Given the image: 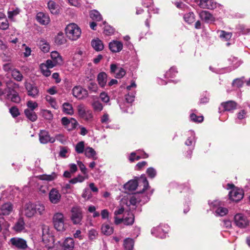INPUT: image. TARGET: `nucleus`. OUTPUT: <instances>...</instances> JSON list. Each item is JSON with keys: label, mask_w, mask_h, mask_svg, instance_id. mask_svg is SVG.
Returning a JSON list of instances; mask_svg holds the SVG:
<instances>
[{"label": "nucleus", "mask_w": 250, "mask_h": 250, "mask_svg": "<svg viewBox=\"0 0 250 250\" xmlns=\"http://www.w3.org/2000/svg\"><path fill=\"white\" fill-rule=\"evenodd\" d=\"M108 47L112 53H118L123 49V44L120 41L113 40L109 43Z\"/></svg>", "instance_id": "nucleus-14"}, {"label": "nucleus", "mask_w": 250, "mask_h": 250, "mask_svg": "<svg viewBox=\"0 0 250 250\" xmlns=\"http://www.w3.org/2000/svg\"><path fill=\"white\" fill-rule=\"evenodd\" d=\"M7 88L8 91H12V92L16 91L15 89L18 88L19 87V84L16 83L11 81H8L7 83Z\"/></svg>", "instance_id": "nucleus-47"}, {"label": "nucleus", "mask_w": 250, "mask_h": 250, "mask_svg": "<svg viewBox=\"0 0 250 250\" xmlns=\"http://www.w3.org/2000/svg\"><path fill=\"white\" fill-rule=\"evenodd\" d=\"M41 228L42 232V240L44 243H47L52 237V235L49 231V228L47 225L42 224L41 226Z\"/></svg>", "instance_id": "nucleus-16"}, {"label": "nucleus", "mask_w": 250, "mask_h": 250, "mask_svg": "<svg viewBox=\"0 0 250 250\" xmlns=\"http://www.w3.org/2000/svg\"><path fill=\"white\" fill-rule=\"evenodd\" d=\"M232 37L231 32H222L219 37L223 41H228L231 39Z\"/></svg>", "instance_id": "nucleus-48"}, {"label": "nucleus", "mask_w": 250, "mask_h": 250, "mask_svg": "<svg viewBox=\"0 0 250 250\" xmlns=\"http://www.w3.org/2000/svg\"><path fill=\"white\" fill-rule=\"evenodd\" d=\"M84 153L85 156L88 158H92L94 160H96L97 159V157H96V152L92 147H86Z\"/></svg>", "instance_id": "nucleus-28"}, {"label": "nucleus", "mask_w": 250, "mask_h": 250, "mask_svg": "<svg viewBox=\"0 0 250 250\" xmlns=\"http://www.w3.org/2000/svg\"><path fill=\"white\" fill-rule=\"evenodd\" d=\"M184 19L186 22L191 24L195 21V15L192 12H189L184 15Z\"/></svg>", "instance_id": "nucleus-35"}, {"label": "nucleus", "mask_w": 250, "mask_h": 250, "mask_svg": "<svg viewBox=\"0 0 250 250\" xmlns=\"http://www.w3.org/2000/svg\"><path fill=\"white\" fill-rule=\"evenodd\" d=\"M82 197L86 200H89L92 197V194L89 189L85 188L83 192Z\"/></svg>", "instance_id": "nucleus-60"}, {"label": "nucleus", "mask_w": 250, "mask_h": 250, "mask_svg": "<svg viewBox=\"0 0 250 250\" xmlns=\"http://www.w3.org/2000/svg\"><path fill=\"white\" fill-rule=\"evenodd\" d=\"M47 7L52 14L57 15L60 13L59 5L53 0H49L48 2Z\"/></svg>", "instance_id": "nucleus-20"}, {"label": "nucleus", "mask_w": 250, "mask_h": 250, "mask_svg": "<svg viewBox=\"0 0 250 250\" xmlns=\"http://www.w3.org/2000/svg\"><path fill=\"white\" fill-rule=\"evenodd\" d=\"M190 118L191 121L194 122L201 123L203 121V116H198L194 113L190 114Z\"/></svg>", "instance_id": "nucleus-54"}, {"label": "nucleus", "mask_w": 250, "mask_h": 250, "mask_svg": "<svg viewBox=\"0 0 250 250\" xmlns=\"http://www.w3.org/2000/svg\"><path fill=\"white\" fill-rule=\"evenodd\" d=\"M77 110L78 115L80 118L86 121H89L93 118L92 114L88 111H86L83 105H79L77 107Z\"/></svg>", "instance_id": "nucleus-12"}, {"label": "nucleus", "mask_w": 250, "mask_h": 250, "mask_svg": "<svg viewBox=\"0 0 250 250\" xmlns=\"http://www.w3.org/2000/svg\"><path fill=\"white\" fill-rule=\"evenodd\" d=\"M6 98L8 99H10L12 102L16 103H19L21 101V98L18 93L16 91H7Z\"/></svg>", "instance_id": "nucleus-25"}, {"label": "nucleus", "mask_w": 250, "mask_h": 250, "mask_svg": "<svg viewBox=\"0 0 250 250\" xmlns=\"http://www.w3.org/2000/svg\"><path fill=\"white\" fill-rule=\"evenodd\" d=\"M84 179L85 178L83 176L79 174L77 177L73 179H71L69 181V183L72 184H75L78 182L82 183L84 180Z\"/></svg>", "instance_id": "nucleus-52"}, {"label": "nucleus", "mask_w": 250, "mask_h": 250, "mask_svg": "<svg viewBox=\"0 0 250 250\" xmlns=\"http://www.w3.org/2000/svg\"><path fill=\"white\" fill-rule=\"evenodd\" d=\"M50 56L51 59L58 64L60 65L62 63V57L57 51H53L51 52Z\"/></svg>", "instance_id": "nucleus-29"}, {"label": "nucleus", "mask_w": 250, "mask_h": 250, "mask_svg": "<svg viewBox=\"0 0 250 250\" xmlns=\"http://www.w3.org/2000/svg\"><path fill=\"white\" fill-rule=\"evenodd\" d=\"M39 45L40 46V48L41 50L44 53H47L50 50V45L44 39L41 40L40 41Z\"/></svg>", "instance_id": "nucleus-30"}, {"label": "nucleus", "mask_w": 250, "mask_h": 250, "mask_svg": "<svg viewBox=\"0 0 250 250\" xmlns=\"http://www.w3.org/2000/svg\"><path fill=\"white\" fill-rule=\"evenodd\" d=\"M42 114L43 117L46 120H51L53 119V114L50 110L43 109L42 110Z\"/></svg>", "instance_id": "nucleus-49"}, {"label": "nucleus", "mask_w": 250, "mask_h": 250, "mask_svg": "<svg viewBox=\"0 0 250 250\" xmlns=\"http://www.w3.org/2000/svg\"><path fill=\"white\" fill-rule=\"evenodd\" d=\"M66 42V40L64 37L63 32H59L57 36L55 38V42L58 45H62L64 44Z\"/></svg>", "instance_id": "nucleus-31"}, {"label": "nucleus", "mask_w": 250, "mask_h": 250, "mask_svg": "<svg viewBox=\"0 0 250 250\" xmlns=\"http://www.w3.org/2000/svg\"><path fill=\"white\" fill-rule=\"evenodd\" d=\"M229 195L231 200L238 202L243 198L244 193L240 189H233L229 191Z\"/></svg>", "instance_id": "nucleus-13"}, {"label": "nucleus", "mask_w": 250, "mask_h": 250, "mask_svg": "<svg viewBox=\"0 0 250 250\" xmlns=\"http://www.w3.org/2000/svg\"><path fill=\"white\" fill-rule=\"evenodd\" d=\"M70 219L74 225L81 224V222L83 218V211L81 208L76 206L73 207L71 209Z\"/></svg>", "instance_id": "nucleus-4"}, {"label": "nucleus", "mask_w": 250, "mask_h": 250, "mask_svg": "<svg viewBox=\"0 0 250 250\" xmlns=\"http://www.w3.org/2000/svg\"><path fill=\"white\" fill-rule=\"evenodd\" d=\"M199 5L202 8L212 9L216 7V3L213 0H200Z\"/></svg>", "instance_id": "nucleus-18"}, {"label": "nucleus", "mask_w": 250, "mask_h": 250, "mask_svg": "<svg viewBox=\"0 0 250 250\" xmlns=\"http://www.w3.org/2000/svg\"><path fill=\"white\" fill-rule=\"evenodd\" d=\"M36 20L42 25H46L50 21V18L48 15L42 12H39L37 14Z\"/></svg>", "instance_id": "nucleus-19"}, {"label": "nucleus", "mask_w": 250, "mask_h": 250, "mask_svg": "<svg viewBox=\"0 0 250 250\" xmlns=\"http://www.w3.org/2000/svg\"><path fill=\"white\" fill-rule=\"evenodd\" d=\"M44 210L45 207L42 204H34L31 202L26 203L23 208L24 215L28 218L32 217L36 213L42 215Z\"/></svg>", "instance_id": "nucleus-2"}, {"label": "nucleus", "mask_w": 250, "mask_h": 250, "mask_svg": "<svg viewBox=\"0 0 250 250\" xmlns=\"http://www.w3.org/2000/svg\"><path fill=\"white\" fill-rule=\"evenodd\" d=\"M76 152L78 154H82L84 152V142L83 141H81L78 143L75 148Z\"/></svg>", "instance_id": "nucleus-41"}, {"label": "nucleus", "mask_w": 250, "mask_h": 250, "mask_svg": "<svg viewBox=\"0 0 250 250\" xmlns=\"http://www.w3.org/2000/svg\"><path fill=\"white\" fill-rule=\"evenodd\" d=\"M62 110L65 114L70 115H72L74 113L72 104L68 103H64L63 104Z\"/></svg>", "instance_id": "nucleus-33"}, {"label": "nucleus", "mask_w": 250, "mask_h": 250, "mask_svg": "<svg viewBox=\"0 0 250 250\" xmlns=\"http://www.w3.org/2000/svg\"><path fill=\"white\" fill-rule=\"evenodd\" d=\"M125 71L124 68L119 67L116 73H115L116 74L115 77L117 79H121L125 75Z\"/></svg>", "instance_id": "nucleus-61"}, {"label": "nucleus", "mask_w": 250, "mask_h": 250, "mask_svg": "<svg viewBox=\"0 0 250 250\" xmlns=\"http://www.w3.org/2000/svg\"><path fill=\"white\" fill-rule=\"evenodd\" d=\"M143 187L142 190L138 191L139 193H142L147 188H149L148 182L144 175H142L138 180H131L129 181L124 185L125 189L129 191H134L136 190L138 187Z\"/></svg>", "instance_id": "nucleus-1"}, {"label": "nucleus", "mask_w": 250, "mask_h": 250, "mask_svg": "<svg viewBox=\"0 0 250 250\" xmlns=\"http://www.w3.org/2000/svg\"><path fill=\"white\" fill-rule=\"evenodd\" d=\"M13 229L17 232H20L25 229V222L22 217L18 219L13 226Z\"/></svg>", "instance_id": "nucleus-21"}, {"label": "nucleus", "mask_w": 250, "mask_h": 250, "mask_svg": "<svg viewBox=\"0 0 250 250\" xmlns=\"http://www.w3.org/2000/svg\"><path fill=\"white\" fill-rule=\"evenodd\" d=\"M67 38L72 41H76L81 36V32H65Z\"/></svg>", "instance_id": "nucleus-39"}, {"label": "nucleus", "mask_w": 250, "mask_h": 250, "mask_svg": "<svg viewBox=\"0 0 250 250\" xmlns=\"http://www.w3.org/2000/svg\"><path fill=\"white\" fill-rule=\"evenodd\" d=\"M20 9L18 8H16L15 9H12L8 11V17L9 19H12L15 16L17 15L20 13Z\"/></svg>", "instance_id": "nucleus-56"}, {"label": "nucleus", "mask_w": 250, "mask_h": 250, "mask_svg": "<svg viewBox=\"0 0 250 250\" xmlns=\"http://www.w3.org/2000/svg\"><path fill=\"white\" fill-rule=\"evenodd\" d=\"M45 99V100L49 103L52 107L54 109H57L58 108L57 104L55 98L52 97L50 96L47 95L46 96Z\"/></svg>", "instance_id": "nucleus-46"}, {"label": "nucleus", "mask_w": 250, "mask_h": 250, "mask_svg": "<svg viewBox=\"0 0 250 250\" xmlns=\"http://www.w3.org/2000/svg\"><path fill=\"white\" fill-rule=\"evenodd\" d=\"M10 242L12 248L18 250H27L28 249L26 241L21 238H12L10 240Z\"/></svg>", "instance_id": "nucleus-5"}, {"label": "nucleus", "mask_w": 250, "mask_h": 250, "mask_svg": "<svg viewBox=\"0 0 250 250\" xmlns=\"http://www.w3.org/2000/svg\"><path fill=\"white\" fill-rule=\"evenodd\" d=\"M52 222L54 228L58 231L63 232L66 229L64 223V217L62 213H55L53 216Z\"/></svg>", "instance_id": "nucleus-3"}, {"label": "nucleus", "mask_w": 250, "mask_h": 250, "mask_svg": "<svg viewBox=\"0 0 250 250\" xmlns=\"http://www.w3.org/2000/svg\"><path fill=\"white\" fill-rule=\"evenodd\" d=\"M98 232L94 229H91L88 231V237L90 240L95 239L98 236Z\"/></svg>", "instance_id": "nucleus-62"}, {"label": "nucleus", "mask_w": 250, "mask_h": 250, "mask_svg": "<svg viewBox=\"0 0 250 250\" xmlns=\"http://www.w3.org/2000/svg\"><path fill=\"white\" fill-rule=\"evenodd\" d=\"M190 133V136L189 137L188 139L187 140V141L185 142V145L188 146L192 145V143L195 139V133L192 131H191Z\"/></svg>", "instance_id": "nucleus-63"}, {"label": "nucleus", "mask_w": 250, "mask_h": 250, "mask_svg": "<svg viewBox=\"0 0 250 250\" xmlns=\"http://www.w3.org/2000/svg\"><path fill=\"white\" fill-rule=\"evenodd\" d=\"M178 73L177 69L173 66L171 67L168 71H167L166 74H165V77L166 78H174L175 77L176 74Z\"/></svg>", "instance_id": "nucleus-44"}, {"label": "nucleus", "mask_w": 250, "mask_h": 250, "mask_svg": "<svg viewBox=\"0 0 250 250\" xmlns=\"http://www.w3.org/2000/svg\"><path fill=\"white\" fill-rule=\"evenodd\" d=\"M124 246L125 250H133L134 247L133 240L130 238H126L124 240Z\"/></svg>", "instance_id": "nucleus-34"}, {"label": "nucleus", "mask_w": 250, "mask_h": 250, "mask_svg": "<svg viewBox=\"0 0 250 250\" xmlns=\"http://www.w3.org/2000/svg\"><path fill=\"white\" fill-rule=\"evenodd\" d=\"M235 225L240 228H246L249 225V221L247 217L243 214L238 213L234 217Z\"/></svg>", "instance_id": "nucleus-8"}, {"label": "nucleus", "mask_w": 250, "mask_h": 250, "mask_svg": "<svg viewBox=\"0 0 250 250\" xmlns=\"http://www.w3.org/2000/svg\"><path fill=\"white\" fill-rule=\"evenodd\" d=\"M87 88L88 90L91 92L94 93H97L98 92V87L95 83H90L88 84Z\"/></svg>", "instance_id": "nucleus-55"}, {"label": "nucleus", "mask_w": 250, "mask_h": 250, "mask_svg": "<svg viewBox=\"0 0 250 250\" xmlns=\"http://www.w3.org/2000/svg\"><path fill=\"white\" fill-rule=\"evenodd\" d=\"M107 74L104 72H102L99 73L97 76V81L99 84L102 87H104L107 82Z\"/></svg>", "instance_id": "nucleus-27"}, {"label": "nucleus", "mask_w": 250, "mask_h": 250, "mask_svg": "<svg viewBox=\"0 0 250 250\" xmlns=\"http://www.w3.org/2000/svg\"><path fill=\"white\" fill-rule=\"evenodd\" d=\"M244 77H242L240 78H237L234 79L232 83V84L234 86H236L237 88L242 87L244 83Z\"/></svg>", "instance_id": "nucleus-45"}, {"label": "nucleus", "mask_w": 250, "mask_h": 250, "mask_svg": "<svg viewBox=\"0 0 250 250\" xmlns=\"http://www.w3.org/2000/svg\"><path fill=\"white\" fill-rule=\"evenodd\" d=\"M135 94L134 92H130L126 95L125 96L126 102L129 104L132 103L134 101Z\"/></svg>", "instance_id": "nucleus-57"}, {"label": "nucleus", "mask_w": 250, "mask_h": 250, "mask_svg": "<svg viewBox=\"0 0 250 250\" xmlns=\"http://www.w3.org/2000/svg\"><path fill=\"white\" fill-rule=\"evenodd\" d=\"M70 121V125H69L67 128L69 131L73 130L79 125L78 122L74 118H71V121Z\"/></svg>", "instance_id": "nucleus-51"}, {"label": "nucleus", "mask_w": 250, "mask_h": 250, "mask_svg": "<svg viewBox=\"0 0 250 250\" xmlns=\"http://www.w3.org/2000/svg\"><path fill=\"white\" fill-rule=\"evenodd\" d=\"M101 229L102 232L106 235H109L113 232L112 227H110L108 224L103 225Z\"/></svg>", "instance_id": "nucleus-36"}, {"label": "nucleus", "mask_w": 250, "mask_h": 250, "mask_svg": "<svg viewBox=\"0 0 250 250\" xmlns=\"http://www.w3.org/2000/svg\"><path fill=\"white\" fill-rule=\"evenodd\" d=\"M81 31L80 28L75 23H70L68 24L65 28L64 31Z\"/></svg>", "instance_id": "nucleus-42"}, {"label": "nucleus", "mask_w": 250, "mask_h": 250, "mask_svg": "<svg viewBox=\"0 0 250 250\" xmlns=\"http://www.w3.org/2000/svg\"><path fill=\"white\" fill-rule=\"evenodd\" d=\"M59 65L57 62L56 63L55 61L51 60H47L46 61V62L44 64H43V65L44 66V67H47L49 68H52L54 67V66Z\"/></svg>", "instance_id": "nucleus-59"}, {"label": "nucleus", "mask_w": 250, "mask_h": 250, "mask_svg": "<svg viewBox=\"0 0 250 250\" xmlns=\"http://www.w3.org/2000/svg\"><path fill=\"white\" fill-rule=\"evenodd\" d=\"M40 142L42 144H46L48 143H54L55 139L51 137L48 131L46 130H41L39 134Z\"/></svg>", "instance_id": "nucleus-10"}, {"label": "nucleus", "mask_w": 250, "mask_h": 250, "mask_svg": "<svg viewBox=\"0 0 250 250\" xmlns=\"http://www.w3.org/2000/svg\"><path fill=\"white\" fill-rule=\"evenodd\" d=\"M100 97L103 102L107 103L109 101V96L107 94L104 92H103L100 93Z\"/></svg>", "instance_id": "nucleus-64"}, {"label": "nucleus", "mask_w": 250, "mask_h": 250, "mask_svg": "<svg viewBox=\"0 0 250 250\" xmlns=\"http://www.w3.org/2000/svg\"><path fill=\"white\" fill-rule=\"evenodd\" d=\"M134 222V214L128 211L126 214H125L123 218V223L127 226L132 225Z\"/></svg>", "instance_id": "nucleus-26"}, {"label": "nucleus", "mask_w": 250, "mask_h": 250, "mask_svg": "<svg viewBox=\"0 0 250 250\" xmlns=\"http://www.w3.org/2000/svg\"><path fill=\"white\" fill-rule=\"evenodd\" d=\"M62 250H73L75 246L74 239L71 237L66 238L60 244Z\"/></svg>", "instance_id": "nucleus-15"}, {"label": "nucleus", "mask_w": 250, "mask_h": 250, "mask_svg": "<svg viewBox=\"0 0 250 250\" xmlns=\"http://www.w3.org/2000/svg\"><path fill=\"white\" fill-rule=\"evenodd\" d=\"M9 112L13 117L16 118L20 114L19 109L16 106H12L9 109Z\"/></svg>", "instance_id": "nucleus-58"}, {"label": "nucleus", "mask_w": 250, "mask_h": 250, "mask_svg": "<svg viewBox=\"0 0 250 250\" xmlns=\"http://www.w3.org/2000/svg\"><path fill=\"white\" fill-rule=\"evenodd\" d=\"M90 17L93 20L96 21H100L102 19V15L97 10H92L90 13Z\"/></svg>", "instance_id": "nucleus-43"}, {"label": "nucleus", "mask_w": 250, "mask_h": 250, "mask_svg": "<svg viewBox=\"0 0 250 250\" xmlns=\"http://www.w3.org/2000/svg\"><path fill=\"white\" fill-rule=\"evenodd\" d=\"M12 76L13 78L17 81L21 82L22 80V75L18 70L16 69H14L13 70H12Z\"/></svg>", "instance_id": "nucleus-40"}, {"label": "nucleus", "mask_w": 250, "mask_h": 250, "mask_svg": "<svg viewBox=\"0 0 250 250\" xmlns=\"http://www.w3.org/2000/svg\"><path fill=\"white\" fill-rule=\"evenodd\" d=\"M91 105L95 112H100L103 109V104L98 100L93 101Z\"/></svg>", "instance_id": "nucleus-38"}, {"label": "nucleus", "mask_w": 250, "mask_h": 250, "mask_svg": "<svg viewBox=\"0 0 250 250\" xmlns=\"http://www.w3.org/2000/svg\"><path fill=\"white\" fill-rule=\"evenodd\" d=\"M199 15L200 18L207 23L212 22L215 20L212 15L207 11H202Z\"/></svg>", "instance_id": "nucleus-24"}, {"label": "nucleus", "mask_w": 250, "mask_h": 250, "mask_svg": "<svg viewBox=\"0 0 250 250\" xmlns=\"http://www.w3.org/2000/svg\"><path fill=\"white\" fill-rule=\"evenodd\" d=\"M237 104L234 101L230 100L221 104L218 110L220 113L225 111H231L236 108Z\"/></svg>", "instance_id": "nucleus-7"}, {"label": "nucleus", "mask_w": 250, "mask_h": 250, "mask_svg": "<svg viewBox=\"0 0 250 250\" xmlns=\"http://www.w3.org/2000/svg\"><path fill=\"white\" fill-rule=\"evenodd\" d=\"M228 212V210L227 208L219 207L215 210L214 214L216 216H223L227 214Z\"/></svg>", "instance_id": "nucleus-37"}, {"label": "nucleus", "mask_w": 250, "mask_h": 250, "mask_svg": "<svg viewBox=\"0 0 250 250\" xmlns=\"http://www.w3.org/2000/svg\"><path fill=\"white\" fill-rule=\"evenodd\" d=\"M24 114L26 118L32 122H35L37 119V115L34 111L25 109Z\"/></svg>", "instance_id": "nucleus-32"}, {"label": "nucleus", "mask_w": 250, "mask_h": 250, "mask_svg": "<svg viewBox=\"0 0 250 250\" xmlns=\"http://www.w3.org/2000/svg\"><path fill=\"white\" fill-rule=\"evenodd\" d=\"M72 92L73 95L79 100L85 99L88 96L87 90L80 85L74 86L72 89Z\"/></svg>", "instance_id": "nucleus-9"}, {"label": "nucleus", "mask_w": 250, "mask_h": 250, "mask_svg": "<svg viewBox=\"0 0 250 250\" xmlns=\"http://www.w3.org/2000/svg\"><path fill=\"white\" fill-rule=\"evenodd\" d=\"M91 44L93 49L97 52L101 51L104 48L103 42L99 38L93 39L91 41Z\"/></svg>", "instance_id": "nucleus-22"}, {"label": "nucleus", "mask_w": 250, "mask_h": 250, "mask_svg": "<svg viewBox=\"0 0 250 250\" xmlns=\"http://www.w3.org/2000/svg\"><path fill=\"white\" fill-rule=\"evenodd\" d=\"M230 65V70H234L238 68L242 63V62L236 57L231 56L228 60Z\"/></svg>", "instance_id": "nucleus-23"}, {"label": "nucleus", "mask_w": 250, "mask_h": 250, "mask_svg": "<svg viewBox=\"0 0 250 250\" xmlns=\"http://www.w3.org/2000/svg\"><path fill=\"white\" fill-rule=\"evenodd\" d=\"M169 231V227L167 225H160L151 229V234L156 237L164 238Z\"/></svg>", "instance_id": "nucleus-6"}, {"label": "nucleus", "mask_w": 250, "mask_h": 250, "mask_svg": "<svg viewBox=\"0 0 250 250\" xmlns=\"http://www.w3.org/2000/svg\"><path fill=\"white\" fill-rule=\"evenodd\" d=\"M28 108L26 109H28L29 110L34 111L35 109H36L38 106V104L36 102H33L32 101H29L27 102L26 104Z\"/></svg>", "instance_id": "nucleus-53"}, {"label": "nucleus", "mask_w": 250, "mask_h": 250, "mask_svg": "<svg viewBox=\"0 0 250 250\" xmlns=\"http://www.w3.org/2000/svg\"><path fill=\"white\" fill-rule=\"evenodd\" d=\"M61 195L56 189H52L49 193V198L50 202L54 204L59 202Z\"/></svg>", "instance_id": "nucleus-17"}, {"label": "nucleus", "mask_w": 250, "mask_h": 250, "mask_svg": "<svg viewBox=\"0 0 250 250\" xmlns=\"http://www.w3.org/2000/svg\"><path fill=\"white\" fill-rule=\"evenodd\" d=\"M146 172L148 177L151 179L154 178L157 174V171L156 169L152 167H148L147 169Z\"/></svg>", "instance_id": "nucleus-50"}, {"label": "nucleus", "mask_w": 250, "mask_h": 250, "mask_svg": "<svg viewBox=\"0 0 250 250\" xmlns=\"http://www.w3.org/2000/svg\"><path fill=\"white\" fill-rule=\"evenodd\" d=\"M25 87L28 96L33 98H36L39 96V90L35 84L26 82Z\"/></svg>", "instance_id": "nucleus-11"}]
</instances>
